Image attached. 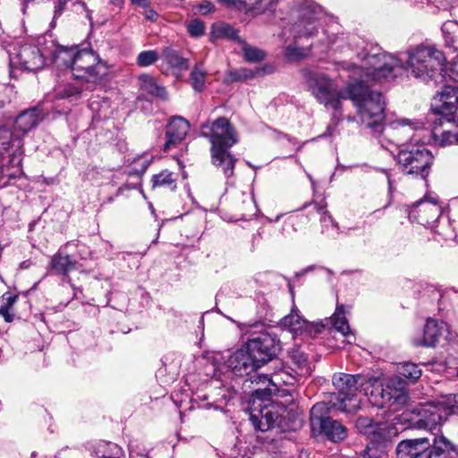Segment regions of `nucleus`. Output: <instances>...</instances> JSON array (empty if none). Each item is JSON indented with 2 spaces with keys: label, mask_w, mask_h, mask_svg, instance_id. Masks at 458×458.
I'll return each mask as SVG.
<instances>
[{
  "label": "nucleus",
  "mask_w": 458,
  "mask_h": 458,
  "mask_svg": "<svg viewBox=\"0 0 458 458\" xmlns=\"http://www.w3.org/2000/svg\"><path fill=\"white\" fill-rule=\"evenodd\" d=\"M81 92L79 82L58 85L55 88V97L59 99L70 98L78 96Z\"/></svg>",
  "instance_id": "4c0bfd02"
},
{
  "label": "nucleus",
  "mask_w": 458,
  "mask_h": 458,
  "mask_svg": "<svg viewBox=\"0 0 458 458\" xmlns=\"http://www.w3.org/2000/svg\"><path fill=\"white\" fill-rule=\"evenodd\" d=\"M22 140L6 127L0 128V187L11 184L21 174Z\"/></svg>",
  "instance_id": "39448f33"
},
{
  "label": "nucleus",
  "mask_w": 458,
  "mask_h": 458,
  "mask_svg": "<svg viewBox=\"0 0 458 458\" xmlns=\"http://www.w3.org/2000/svg\"><path fill=\"white\" fill-rule=\"evenodd\" d=\"M201 136L208 139L211 144L212 164L220 167L226 178L233 175L237 159L229 149L239 139L235 129L228 119L219 117L213 122H207L200 127Z\"/></svg>",
  "instance_id": "7ed1b4c3"
},
{
  "label": "nucleus",
  "mask_w": 458,
  "mask_h": 458,
  "mask_svg": "<svg viewBox=\"0 0 458 458\" xmlns=\"http://www.w3.org/2000/svg\"><path fill=\"white\" fill-rule=\"evenodd\" d=\"M405 61L382 52L378 47L366 48L362 55L365 62L367 80L374 84H385L393 81L403 71L425 83L443 81L445 64L444 53L434 45L420 44L405 52Z\"/></svg>",
  "instance_id": "f257e3e1"
},
{
  "label": "nucleus",
  "mask_w": 458,
  "mask_h": 458,
  "mask_svg": "<svg viewBox=\"0 0 458 458\" xmlns=\"http://www.w3.org/2000/svg\"><path fill=\"white\" fill-rule=\"evenodd\" d=\"M382 98L383 101H385L383 96ZM385 107L386 102H384L383 118L378 125L369 128L374 132L379 131L382 135V140H380L381 146L393 152L390 149V146L400 149L405 148V144L414 138L415 131L421 127V123L419 122H411L407 119H398L383 124Z\"/></svg>",
  "instance_id": "6e6552de"
},
{
  "label": "nucleus",
  "mask_w": 458,
  "mask_h": 458,
  "mask_svg": "<svg viewBox=\"0 0 458 458\" xmlns=\"http://www.w3.org/2000/svg\"><path fill=\"white\" fill-rule=\"evenodd\" d=\"M442 213V208L435 199H423L413 204L408 213L411 221L423 225H430Z\"/></svg>",
  "instance_id": "a211bd4d"
},
{
  "label": "nucleus",
  "mask_w": 458,
  "mask_h": 458,
  "mask_svg": "<svg viewBox=\"0 0 458 458\" xmlns=\"http://www.w3.org/2000/svg\"><path fill=\"white\" fill-rule=\"evenodd\" d=\"M386 174L387 182H388V191H389V193L392 194L394 191V182H393V180L391 179L390 174L387 171H386Z\"/></svg>",
  "instance_id": "13d9d810"
},
{
  "label": "nucleus",
  "mask_w": 458,
  "mask_h": 458,
  "mask_svg": "<svg viewBox=\"0 0 458 458\" xmlns=\"http://www.w3.org/2000/svg\"><path fill=\"white\" fill-rule=\"evenodd\" d=\"M289 363L290 369L298 376H301L303 377L309 376L311 373L310 366L308 362V358L306 354L300 349L294 348L289 352Z\"/></svg>",
  "instance_id": "cd10ccee"
},
{
  "label": "nucleus",
  "mask_w": 458,
  "mask_h": 458,
  "mask_svg": "<svg viewBox=\"0 0 458 458\" xmlns=\"http://www.w3.org/2000/svg\"><path fill=\"white\" fill-rule=\"evenodd\" d=\"M439 101L442 103L441 114L446 113L453 117L458 107V89L454 86H445L439 93Z\"/></svg>",
  "instance_id": "c85d7f7f"
},
{
  "label": "nucleus",
  "mask_w": 458,
  "mask_h": 458,
  "mask_svg": "<svg viewBox=\"0 0 458 458\" xmlns=\"http://www.w3.org/2000/svg\"><path fill=\"white\" fill-rule=\"evenodd\" d=\"M303 378L292 371L290 367H284L273 372L270 376L258 374L251 377L250 381L257 385L254 397L259 400H267L279 391L281 386H295Z\"/></svg>",
  "instance_id": "f8f14e48"
},
{
  "label": "nucleus",
  "mask_w": 458,
  "mask_h": 458,
  "mask_svg": "<svg viewBox=\"0 0 458 458\" xmlns=\"http://www.w3.org/2000/svg\"><path fill=\"white\" fill-rule=\"evenodd\" d=\"M94 453L98 458H123L125 456L123 450L118 445L99 441L94 447Z\"/></svg>",
  "instance_id": "473e14b6"
},
{
  "label": "nucleus",
  "mask_w": 458,
  "mask_h": 458,
  "mask_svg": "<svg viewBox=\"0 0 458 458\" xmlns=\"http://www.w3.org/2000/svg\"><path fill=\"white\" fill-rule=\"evenodd\" d=\"M277 0H243L242 6L256 13H262L270 10Z\"/></svg>",
  "instance_id": "58836bf2"
},
{
  "label": "nucleus",
  "mask_w": 458,
  "mask_h": 458,
  "mask_svg": "<svg viewBox=\"0 0 458 458\" xmlns=\"http://www.w3.org/2000/svg\"><path fill=\"white\" fill-rule=\"evenodd\" d=\"M47 58L51 60L59 67L70 68L72 70L73 59L77 55L76 47L67 48L61 46H56L53 40L47 42Z\"/></svg>",
  "instance_id": "5701e85b"
},
{
  "label": "nucleus",
  "mask_w": 458,
  "mask_h": 458,
  "mask_svg": "<svg viewBox=\"0 0 458 458\" xmlns=\"http://www.w3.org/2000/svg\"><path fill=\"white\" fill-rule=\"evenodd\" d=\"M429 445L428 437L403 440L396 447V458H425Z\"/></svg>",
  "instance_id": "6ab92c4d"
},
{
  "label": "nucleus",
  "mask_w": 458,
  "mask_h": 458,
  "mask_svg": "<svg viewBox=\"0 0 458 458\" xmlns=\"http://www.w3.org/2000/svg\"><path fill=\"white\" fill-rule=\"evenodd\" d=\"M190 81L195 91H202L206 81V72L200 66H195L191 72Z\"/></svg>",
  "instance_id": "ea45409f"
},
{
  "label": "nucleus",
  "mask_w": 458,
  "mask_h": 458,
  "mask_svg": "<svg viewBox=\"0 0 458 458\" xmlns=\"http://www.w3.org/2000/svg\"><path fill=\"white\" fill-rule=\"evenodd\" d=\"M331 409L325 403H318L310 410V422L314 428L318 426L321 432L332 442H340L347 437L346 428L337 420L324 417V411Z\"/></svg>",
  "instance_id": "2eb2a0df"
},
{
  "label": "nucleus",
  "mask_w": 458,
  "mask_h": 458,
  "mask_svg": "<svg viewBox=\"0 0 458 458\" xmlns=\"http://www.w3.org/2000/svg\"><path fill=\"white\" fill-rule=\"evenodd\" d=\"M281 325L295 335H302L306 319L301 318L296 310L293 309L289 315L282 318Z\"/></svg>",
  "instance_id": "72a5a7b5"
},
{
  "label": "nucleus",
  "mask_w": 458,
  "mask_h": 458,
  "mask_svg": "<svg viewBox=\"0 0 458 458\" xmlns=\"http://www.w3.org/2000/svg\"><path fill=\"white\" fill-rule=\"evenodd\" d=\"M133 4L147 8L148 6V0H131Z\"/></svg>",
  "instance_id": "6e6d98bb"
},
{
  "label": "nucleus",
  "mask_w": 458,
  "mask_h": 458,
  "mask_svg": "<svg viewBox=\"0 0 458 458\" xmlns=\"http://www.w3.org/2000/svg\"><path fill=\"white\" fill-rule=\"evenodd\" d=\"M144 16L146 17V19L148 20H150V21H154L156 20V18L157 17V13L152 10V9H148V7L146 8L145 12H144Z\"/></svg>",
  "instance_id": "603ef678"
},
{
  "label": "nucleus",
  "mask_w": 458,
  "mask_h": 458,
  "mask_svg": "<svg viewBox=\"0 0 458 458\" xmlns=\"http://www.w3.org/2000/svg\"><path fill=\"white\" fill-rule=\"evenodd\" d=\"M366 53L363 49L359 55L360 65L352 64L349 69L352 72L355 83L337 90L334 81L324 73L310 72L307 82L312 95L326 107L338 110L343 99L352 101L357 109L359 119L366 127L378 125L383 118L384 101L382 94L377 90H371L367 84H374L373 81L367 80L365 62L362 55Z\"/></svg>",
  "instance_id": "f03ea898"
},
{
  "label": "nucleus",
  "mask_w": 458,
  "mask_h": 458,
  "mask_svg": "<svg viewBox=\"0 0 458 458\" xmlns=\"http://www.w3.org/2000/svg\"><path fill=\"white\" fill-rule=\"evenodd\" d=\"M452 125L453 117L446 115H441L434 121L431 135L437 144L445 147L458 141L457 135L450 130Z\"/></svg>",
  "instance_id": "412c9836"
},
{
  "label": "nucleus",
  "mask_w": 458,
  "mask_h": 458,
  "mask_svg": "<svg viewBox=\"0 0 458 458\" xmlns=\"http://www.w3.org/2000/svg\"><path fill=\"white\" fill-rule=\"evenodd\" d=\"M314 209L317 210L318 214L320 216L319 220L322 226V233H327V235L334 236L335 233H338V225L333 220L331 216L326 210V208L318 204L313 205Z\"/></svg>",
  "instance_id": "f704fd0d"
},
{
  "label": "nucleus",
  "mask_w": 458,
  "mask_h": 458,
  "mask_svg": "<svg viewBox=\"0 0 458 458\" xmlns=\"http://www.w3.org/2000/svg\"><path fill=\"white\" fill-rule=\"evenodd\" d=\"M130 458H149L145 449H140L138 441L129 443Z\"/></svg>",
  "instance_id": "49530a36"
},
{
  "label": "nucleus",
  "mask_w": 458,
  "mask_h": 458,
  "mask_svg": "<svg viewBox=\"0 0 458 458\" xmlns=\"http://www.w3.org/2000/svg\"><path fill=\"white\" fill-rule=\"evenodd\" d=\"M429 438L425 458H458V450L445 437L431 433Z\"/></svg>",
  "instance_id": "aec40b11"
},
{
  "label": "nucleus",
  "mask_w": 458,
  "mask_h": 458,
  "mask_svg": "<svg viewBox=\"0 0 458 458\" xmlns=\"http://www.w3.org/2000/svg\"><path fill=\"white\" fill-rule=\"evenodd\" d=\"M152 186L153 188L162 186H168L172 189L175 188L174 180L172 177V173L167 170H164L159 174L153 175Z\"/></svg>",
  "instance_id": "79ce46f5"
},
{
  "label": "nucleus",
  "mask_w": 458,
  "mask_h": 458,
  "mask_svg": "<svg viewBox=\"0 0 458 458\" xmlns=\"http://www.w3.org/2000/svg\"><path fill=\"white\" fill-rule=\"evenodd\" d=\"M273 72V67L270 65H264L256 67L255 69L240 68L228 72L226 80L230 82L245 81L269 74Z\"/></svg>",
  "instance_id": "a878e982"
},
{
  "label": "nucleus",
  "mask_w": 458,
  "mask_h": 458,
  "mask_svg": "<svg viewBox=\"0 0 458 458\" xmlns=\"http://www.w3.org/2000/svg\"><path fill=\"white\" fill-rule=\"evenodd\" d=\"M217 1L225 5H236V4L242 5L243 0H217Z\"/></svg>",
  "instance_id": "864d4df0"
},
{
  "label": "nucleus",
  "mask_w": 458,
  "mask_h": 458,
  "mask_svg": "<svg viewBox=\"0 0 458 458\" xmlns=\"http://www.w3.org/2000/svg\"><path fill=\"white\" fill-rule=\"evenodd\" d=\"M186 28H187V31L189 32V34L191 37H195V38L204 35L205 29H206L204 23L198 19L190 21L186 24Z\"/></svg>",
  "instance_id": "a18cd8bd"
},
{
  "label": "nucleus",
  "mask_w": 458,
  "mask_h": 458,
  "mask_svg": "<svg viewBox=\"0 0 458 458\" xmlns=\"http://www.w3.org/2000/svg\"><path fill=\"white\" fill-rule=\"evenodd\" d=\"M0 315L6 322H12L14 317L13 313H10L9 310L5 309H0Z\"/></svg>",
  "instance_id": "3c124183"
},
{
  "label": "nucleus",
  "mask_w": 458,
  "mask_h": 458,
  "mask_svg": "<svg viewBox=\"0 0 458 458\" xmlns=\"http://www.w3.org/2000/svg\"><path fill=\"white\" fill-rule=\"evenodd\" d=\"M200 14H208L215 10V5L209 1H202L195 6Z\"/></svg>",
  "instance_id": "8fccbe9b"
},
{
  "label": "nucleus",
  "mask_w": 458,
  "mask_h": 458,
  "mask_svg": "<svg viewBox=\"0 0 458 458\" xmlns=\"http://www.w3.org/2000/svg\"><path fill=\"white\" fill-rule=\"evenodd\" d=\"M458 394L441 396L436 401L420 403L410 414L403 412L398 420H405L411 422V427L432 430L436 428L448 415L456 411Z\"/></svg>",
  "instance_id": "20e7f679"
},
{
  "label": "nucleus",
  "mask_w": 458,
  "mask_h": 458,
  "mask_svg": "<svg viewBox=\"0 0 458 458\" xmlns=\"http://www.w3.org/2000/svg\"><path fill=\"white\" fill-rule=\"evenodd\" d=\"M40 118L36 109L24 111L14 122V131L26 134L39 123Z\"/></svg>",
  "instance_id": "c756f323"
},
{
  "label": "nucleus",
  "mask_w": 458,
  "mask_h": 458,
  "mask_svg": "<svg viewBox=\"0 0 458 458\" xmlns=\"http://www.w3.org/2000/svg\"><path fill=\"white\" fill-rule=\"evenodd\" d=\"M360 375L338 373L333 376V385L337 390L329 401L330 408L346 413H352L360 407V400L357 397V391L362 384Z\"/></svg>",
  "instance_id": "0eeeda50"
},
{
  "label": "nucleus",
  "mask_w": 458,
  "mask_h": 458,
  "mask_svg": "<svg viewBox=\"0 0 458 458\" xmlns=\"http://www.w3.org/2000/svg\"><path fill=\"white\" fill-rule=\"evenodd\" d=\"M298 41L294 40L293 45H289L285 48V56L289 61H298L305 58L310 52V47H301L297 46Z\"/></svg>",
  "instance_id": "a19ab883"
},
{
  "label": "nucleus",
  "mask_w": 458,
  "mask_h": 458,
  "mask_svg": "<svg viewBox=\"0 0 458 458\" xmlns=\"http://www.w3.org/2000/svg\"><path fill=\"white\" fill-rule=\"evenodd\" d=\"M452 72L454 74V80L458 82V61L454 64V67L452 69Z\"/></svg>",
  "instance_id": "bf43d9fd"
},
{
  "label": "nucleus",
  "mask_w": 458,
  "mask_h": 458,
  "mask_svg": "<svg viewBox=\"0 0 458 458\" xmlns=\"http://www.w3.org/2000/svg\"><path fill=\"white\" fill-rule=\"evenodd\" d=\"M16 300L17 295L11 293H5L2 296L0 309L10 310V308L15 303Z\"/></svg>",
  "instance_id": "09e8293b"
},
{
  "label": "nucleus",
  "mask_w": 458,
  "mask_h": 458,
  "mask_svg": "<svg viewBox=\"0 0 458 458\" xmlns=\"http://www.w3.org/2000/svg\"><path fill=\"white\" fill-rule=\"evenodd\" d=\"M50 267L55 274L67 276L69 272L76 269V261L69 255L57 252L52 257Z\"/></svg>",
  "instance_id": "7c9ffc66"
},
{
  "label": "nucleus",
  "mask_w": 458,
  "mask_h": 458,
  "mask_svg": "<svg viewBox=\"0 0 458 458\" xmlns=\"http://www.w3.org/2000/svg\"><path fill=\"white\" fill-rule=\"evenodd\" d=\"M245 346L260 366L271 360L281 350L280 341L267 332H260L257 336L249 339Z\"/></svg>",
  "instance_id": "dca6fc26"
},
{
  "label": "nucleus",
  "mask_w": 458,
  "mask_h": 458,
  "mask_svg": "<svg viewBox=\"0 0 458 458\" xmlns=\"http://www.w3.org/2000/svg\"><path fill=\"white\" fill-rule=\"evenodd\" d=\"M344 315V307L343 305L338 306L336 308L335 312L330 318V322L333 325L334 328L346 338V343L351 344L355 342V335L354 333L350 328V326Z\"/></svg>",
  "instance_id": "bb28decb"
},
{
  "label": "nucleus",
  "mask_w": 458,
  "mask_h": 458,
  "mask_svg": "<svg viewBox=\"0 0 458 458\" xmlns=\"http://www.w3.org/2000/svg\"><path fill=\"white\" fill-rule=\"evenodd\" d=\"M277 419L278 414L267 406H264L259 410L254 407L250 413V420L253 427L263 432L272 428Z\"/></svg>",
  "instance_id": "393cba45"
},
{
  "label": "nucleus",
  "mask_w": 458,
  "mask_h": 458,
  "mask_svg": "<svg viewBox=\"0 0 458 458\" xmlns=\"http://www.w3.org/2000/svg\"><path fill=\"white\" fill-rule=\"evenodd\" d=\"M226 366L235 377L249 376L261 367L245 345L228 357Z\"/></svg>",
  "instance_id": "f3484780"
},
{
  "label": "nucleus",
  "mask_w": 458,
  "mask_h": 458,
  "mask_svg": "<svg viewBox=\"0 0 458 458\" xmlns=\"http://www.w3.org/2000/svg\"><path fill=\"white\" fill-rule=\"evenodd\" d=\"M158 59V55L154 50L140 52L137 56V64L140 67H147L155 64Z\"/></svg>",
  "instance_id": "37998d69"
},
{
  "label": "nucleus",
  "mask_w": 458,
  "mask_h": 458,
  "mask_svg": "<svg viewBox=\"0 0 458 458\" xmlns=\"http://www.w3.org/2000/svg\"><path fill=\"white\" fill-rule=\"evenodd\" d=\"M233 30V29L229 25H223L219 28V33L221 35H228L229 31Z\"/></svg>",
  "instance_id": "4d7b16f0"
},
{
  "label": "nucleus",
  "mask_w": 458,
  "mask_h": 458,
  "mask_svg": "<svg viewBox=\"0 0 458 458\" xmlns=\"http://www.w3.org/2000/svg\"><path fill=\"white\" fill-rule=\"evenodd\" d=\"M139 86L140 89L149 95L165 98L166 90L165 87L158 84L156 79L148 74H141L139 76Z\"/></svg>",
  "instance_id": "2f4dec72"
},
{
  "label": "nucleus",
  "mask_w": 458,
  "mask_h": 458,
  "mask_svg": "<svg viewBox=\"0 0 458 458\" xmlns=\"http://www.w3.org/2000/svg\"><path fill=\"white\" fill-rule=\"evenodd\" d=\"M163 56L171 66L179 70L188 69V60L182 57L174 49L166 47L164 49Z\"/></svg>",
  "instance_id": "e433bc0d"
},
{
  "label": "nucleus",
  "mask_w": 458,
  "mask_h": 458,
  "mask_svg": "<svg viewBox=\"0 0 458 458\" xmlns=\"http://www.w3.org/2000/svg\"><path fill=\"white\" fill-rule=\"evenodd\" d=\"M322 12L318 6L305 4L294 11L295 21L290 28L295 41L309 39L314 37L319 29V19Z\"/></svg>",
  "instance_id": "4468645a"
},
{
  "label": "nucleus",
  "mask_w": 458,
  "mask_h": 458,
  "mask_svg": "<svg viewBox=\"0 0 458 458\" xmlns=\"http://www.w3.org/2000/svg\"><path fill=\"white\" fill-rule=\"evenodd\" d=\"M112 4L115 5H120L123 4V0H110Z\"/></svg>",
  "instance_id": "052dcab7"
},
{
  "label": "nucleus",
  "mask_w": 458,
  "mask_h": 458,
  "mask_svg": "<svg viewBox=\"0 0 458 458\" xmlns=\"http://www.w3.org/2000/svg\"><path fill=\"white\" fill-rule=\"evenodd\" d=\"M325 325L322 323H311L306 320V325L303 328V334H306L310 336H315L316 335L321 333Z\"/></svg>",
  "instance_id": "de8ad7c7"
},
{
  "label": "nucleus",
  "mask_w": 458,
  "mask_h": 458,
  "mask_svg": "<svg viewBox=\"0 0 458 458\" xmlns=\"http://www.w3.org/2000/svg\"><path fill=\"white\" fill-rule=\"evenodd\" d=\"M243 55L244 58L251 63L262 61L266 56L262 50L251 47H245L243 48Z\"/></svg>",
  "instance_id": "c03bdc74"
},
{
  "label": "nucleus",
  "mask_w": 458,
  "mask_h": 458,
  "mask_svg": "<svg viewBox=\"0 0 458 458\" xmlns=\"http://www.w3.org/2000/svg\"><path fill=\"white\" fill-rule=\"evenodd\" d=\"M148 165H149V161L144 160V162L142 163V165H141V169L139 171L136 168H133V173H135L137 174H142L148 168Z\"/></svg>",
  "instance_id": "5fc2aeb1"
},
{
  "label": "nucleus",
  "mask_w": 458,
  "mask_h": 458,
  "mask_svg": "<svg viewBox=\"0 0 458 458\" xmlns=\"http://www.w3.org/2000/svg\"><path fill=\"white\" fill-rule=\"evenodd\" d=\"M369 403L377 407L392 404L402 397L404 383L399 376L389 377L385 383L378 377L362 378L360 386Z\"/></svg>",
  "instance_id": "1a4fd4ad"
},
{
  "label": "nucleus",
  "mask_w": 458,
  "mask_h": 458,
  "mask_svg": "<svg viewBox=\"0 0 458 458\" xmlns=\"http://www.w3.org/2000/svg\"><path fill=\"white\" fill-rule=\"evenodd\" d=\"M190 129V123L182 117H174L166 128V141L164 150H168L172 146L185 139Z\"/></svg>",
  "instance_id": "b1692460"
},
{
  "label": "nucleus",
  "mask_w": 458,
  "mask_h": 458,
  "mask_svg": "<svg viewBox=\"0 0 458 458\" xmlns=\"http://www.w3.org/2000/svg\"><path fill=\"white\" fill-rule=\"evenodd\" d=\"M47 59V45L42 48L30 43L13 47L9 51L10 75L15 78L17 71H38L45 66Z\"/></svg>",
  "instance_id": "9d476101"
},
{
  "label": "nucleus",
  "mask_w": 458,
  "mask_h": 458,
  "mask_svg": "<svg viewBox=\"0 0 458 458\" xmlns=\"http://www.w3.org/2000/svg\"><path fill=\"white\" fill-rule=\"evenodd\" d=\"M447 333L448 327L444 321L428 318L425 325L422 339L414 344L426 347H435Z\"/></svg>",
  "instance_id": "4be33fe9"
},
{
  "label": "nucleus",
  "mask_w": 458,
  "mask_h": 458,
  "mask_svg": "<svg viewBox=\"0 0 458 458\" xmlns=\"http://www.w3.org/2000/svg\"><path fill=\"white\" fill-rule=\"evenodd\" d=\"M397 371L403 378L415 383L422 375L419 365L412 362H403L397 366Z\"/></svg>",
  "instance_id": "c9c22d12"
},
{
  "label": "nucleus",
  "mask_w": 458,
  "mask_h": 458,
  "mask_svg": "<svg viewBox=\"0 0 458 458\" xmlns=\"http://www.w3.org/2000/svg\"><path fill=\"white\" fill-rule=\"evenodd\" d=\"M72 75L89 82L100 81L108 72V66L91 49H81L73 59Z\"/></svg>",
  "instance_id": "ddd939ff"
},
{
  "label": "nucleus",
  "mask_w": 458,
  "mask_h": 458,
  "mask_svg": "<svg viewBox=\"0 0 458 458\" xmlns=\"http://www.w3.org/2000/svg\"><path fill=\"white\" fill-rule=\"evenodd\" d=\"M359 432L370 437L369 444L363 451V455L368 458H380L385 453L387 443L398 435L396 423L393 422H374L369 417H360L355 424Z\"/></svg>",
  "instance_id": "423d86ee"
},
{
  "label": "nucleus",
  "mask_w": 458,
  "mask_h": 458,
  "mask_svg": "<svg viewBox=\"0 0 458 458\" xmlns=\"http://www.w3.org/2000/svg\"><path fill=\"white\" fill-rule=\"evenodd\" d=\"M396 162L404 174L426 178L433 161V156L422 145H411L401 148L395 157Z\"/></svg>",
  "instance_id": "9b49d317"
}]
</instances>
